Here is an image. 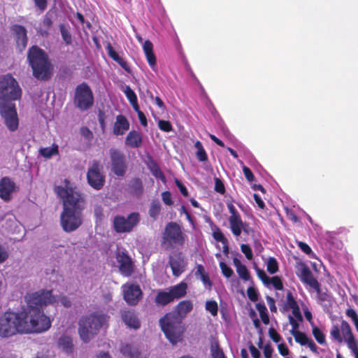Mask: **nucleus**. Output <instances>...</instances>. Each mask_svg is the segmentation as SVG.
I'll return each mask as SVG.
<instances>
[{
	"instance_id": "obj_26",
	"label": "nucleus",
	"mask_w": 358,
	"mask_h": 358,
	"mask_svg": "<svg viewBox=\"0 0 358 358\" xmlns=\"http://www.w3.org/2000/svg\"><path fill=\"white\" fill-rule=\"evenodd\" d=\"M129 192L133 196L141 198L143 193V185L139 178L131 179L128 185Z\"/></svg>"
},
{
	"instance_id": "obj_35",
	"label": "nucleus",
	"mask_w": 358,
	"mask_h": 358,
	"mask_svg": "<svg viewBox=\"0 0 358 358\" xmlns=\"http://www.w3.org/2000/svg\"><path fill=\"white\" fill-rule=\"evenodd\" d=\"M267 271L270 274H274L279 270L278 263L275 258L269 257L266 264Z\"/></svg>"
},
{
	"instance_id": "obj_47",
	"label": "nucleus",
	"mask_w": 358,
	"mask_h": 358,
	"mask_svg": "<svg viewBox=\"0 0 358 358\" xmlns=\"http://www.w3.org/2000/svg\"><path fill=\"white\" fill-rule=\"evenodd\" d=\"M247 294L251 301L255 302L258 300V292L255 287H249L247 289Z\"/></svg>"
},
{
	"instance_id": "obj_59",
	"label": "nucleus",
	"mask_w": 358,
	"mask_h": 358,
	"mask_svg": "<svg viewBox=\"0 0 358 358\" xmlns=\"http://www.w3.org/2000/svg\"><path fill=\"white\" fill-rule=\"evenodd\" d=\"M80 134L87 140L93 138V134L92 131L87 127H83L80 130Z\"/></svg>"
},
{
	"instance_id": "obj_62",
	"label": "nucleus",
	"mask_w": 358,
	"mask_h": 358,
	"mask_svg": "<svg viewBox=\"0 0 358 358\" xmlns=\"http://www.w3.org/2000/svg\"><path fill=\"white\" fill-rule=\"evenodd\" d=\"M291 309H292V313L293 316L298 321L302 322L303 321V316L301 315V310H300L299 305L295 306V307H292Z\"/></svg>"
},
{
	"instance_id": "obj_31",
	"label": "nucleus",
	"mask_w": 358,
	"mask_h": 358,
	"mask_svg": "<svg viewBox=\"0 0 358 358\" xmlns=\"http://www.w3.org/2000/svg\"><path fill=\"white\" fill-rule=\"evenodd\" d=\"M59 347L64 352L71 353L73 350V340L70 336H64L59 338L58 341Z\"/></svg>"
},
{
	"instance_id": "obj_39",
	"label": "nucleus",
	"mask_w": 358,
	"mask_h": 358,
	"mask_svg": "<svg viewBox=\"0 0 358 358\" xmlns=\"http://www.w3.org/2000/svg\"><path fill=\"white\" fill-rule=\"evenodd\" d=\"M341 330L345 339L354 336L350 324L345 320L341 322Z\"/></svg>"
},
{
	"instance_id": "obj_20",
	"label": "nucleus",
	"mask_w": 358,
	"mask_h": 358,
	"mask_svg": "<svg viewBox=\"0 0 358 358\" xmlns=\"http://www.w3.org/2000/svg\"><path fill=\"white\" fill-rule=\"evenodd\" d=\"M16 189L15 183L10 178L6 176L0 180V198L3 201H10Z\"/></svg>"
},
{
	"instance_id": "obj_13",
	"label": "nucleus",
	"mask_w": 358,
	"mask_h": 358,
	"mask_svg": "<svg viewBox=\"0 0 358 358\" xmlns=\"http://www.w3.org/2000/svg\"><path fill=\"white\" fill-rule=\"evenodd\" d=\"M109 154L111 162V171L117 176H124L127 169L125 155L116 148L110 149Z\"/></svg>"
},
{
	"instance_id": "obj_12",
	"label": "nucleus",
	"mask_w": 358,
	"mask_h": 358,
	"mask_svg": "<svg viewBox=\"0 0 358 358\" xmlns=\"http://www.w3.org/2000/svg\"><path fill=\"white\" fill-rule=\"evenodd\" d=\"M0 115L3 120L5 125L10 131H15L18 129L19 119L14 103L1 102Z\"/></svg>"
},
{
	"instance_id": "obj_25",
	"label": "nucleus",
	"mask_w": 358,
	"mask_h": 358,
	"mask_svg": "<svg viewBox=\"0 0 358 358\" xmlns=\"http://www.w3.org/2000/svg\"><path fill=\"white\" fill-rule=\"evenodd\" d=\"M129 129V123L126 117L122 115H117L113 127V134L117 136L122 135Z\"/></svg>"
},
{
	"instance_id": "obj_4",
	"label": "nucleus",
	"mask_w": 358,
	"mask_h": 358,
	"mask_svg": "<svg viewBox=\"0 0 358 358\" xmlns=\"http://www.w3.org/2000/svg\"><path fill=\"white\" fill-rule=\"evenodd\" d=\"M27 60L34 78L45 81L50 79L53 66L45 50L37 45L31 46L28 50Z\"/></svg>"
},
{
	"instance_id": "obj_48",
	"label": "nucleus",
	"mask_w": 358,
	"mask_h": 358,
	"mask_svg": "<svg viewBox=\"0 0 358 358\" xmlns=\"http://www.w3.org/2000/svg\"><path fill=\"white\" fill-rule=\"evenodd\" d=\"M241 252L245 255L248 260H251L253 257V254L251 248L248 244H242L241 245Z\"/></svg>"
},
{
	"instance_id": "obj_36",
	"label": "nucleus",
	"mask_w": 358,
	"mask_h": 358,
	"mask_svg": "<svg viewBox=\"0 0 358 358\" xmlns=\"http://www.w3.org/2000/svg\"><path fill=\"white\" fill-rule=\"evenodd\" d=\"M313 335L317 342L321 345L325 343V336L319 327L314 326L313 327Z\"/></svg>"
},
{
	"instance_id": "obj_21",
	"label": "nucleus",
	"mask_w": 358,
	"mask_h": 358,
	"mask_svg": "<svg viewBox=\"0 0 358 358\" xmlns=\"http://www.w3.org/2000/svg\"><path fill=\"white\" fill-rule=\"evenodd\" d=\"M117 260L120 264V273L126 277L131 276L134 272V265L130 257L124 252H119Z\"/></svg>"
},
{
	"instance_id": "obj_7",
	"label": "nucleus",
	"mask_w": 358,
	"mask_h": 358,
	"mask_svg": "<svg viewBox=\"0 0 358 358\" xmlns=\"http://www.w3.org/2000/svg\"><path fill=\"white\" fill-rule=\"evenodd\" d=\"M185 242V235L181 227L176 222H169L164 229L162 237V245L166 250L173 248L176 245L182 246Z\"/></svg>"
},
{
	"instance_id": "obj_22",
	"label": "nucleus",
	"mask_w": 358,
	"mask_h": 358,
	"mask_svg": "<svg viewBox=\"0 0 358 358\" xmlns=\"http://www.w3.org/2000/svg\"><path fill=\"white\" fill-rule=\"evenodd\" d=\"M120 314L122 321L127 327L134 329L140 328L141 322L134 310L128 309L122 310Z\"/></svg>"
},
{
	"instance_id": "obj_51",
	"label": "nucleus",
	"mask_w": 358,
	"mask_h": 358,
	"mask_svg": "<svg viewBox=\"0 0 358 358\" xmlns=\"http://www.w3.org/2000/svg\"><path fill=\"white\" fill-rule=\"evenodd\" d=\"M213 236L217 241H219L222 244H227V238L224 236V234L220 229H217V231H214L213 233Z\"/></svg>"
},
{
	"instance_id": "obj_40",
	"label": "nucleus",
	"mask_w": 358,
	"mask_h": 358,
	"mask_svg": "<svg viewBox=\"0 0 358 358\" xmlns=\"http://www.w3.org/2000/svg\"><path fill=\"white\" fill-rule=\"evenodd\" d=\"M206 309L210 312L213 316L217 315L218 311L217 302L215 301H208L206 303Z\"/></svg>"
},
{
	"instance_id": "obj_33",
	"label": "nucleus",
	"mask_w": 358,
	"mask_h": 358,
	"mask_svg": "<svg viewBox=\"0 0 358 358\" xmlns=\"http://www.w3.org/2000/svg\"><path fill=\"white\" fill-rule=\"evenodd\" d=\"M120 352L130 358H138L139 353L135 350L131 345H122L120 348Z\"/></svg>"
},
{
	"instance_id": "obj_29",
	"label": "nucleus",
	"mask_w": 358,
	"mask_h": 358,
	"mask_svg": "<svg viewBox=\"0 0 358 358\" xmlns=\"http://www.w3.org/2000/svg\"><path fill=\"white\" fill-rule=\"evenodd\" d=\"M210 352L212 358H227L222 348L220 347L217 338L210 336Z\"/></svg>"
},
{
	"instance_id": "obj_15",
	"label": "nucleus",
	"mask_w": 358,
	"mask_h": 358,
	"mask_svg": "<svg viewBox=\"0 0 358 358\" xmlns=\"http://www.w3.org/2000/svg\"><path fill=\"white\" fill-rule=\"evenodd\" d=\"M88 184L94 189H101L105 183V176L101 172L100 163L93 161L92 166L89 168L87 173Z\"/></svg>"
},
{
	"instance_id": "obj_2",
	"label": "nucleus",
	"mask_w": 358,
	"mask_h": 358,
	"mask_svg": "<svg viewBox=\"0 0 358 358\" xmlns=\"http://www.w3.org/2000/svg\"><path fill=\"white\" fill-rule=\"evenodd\" d=\"M56 192L63 200V211L60 216L61 226L66 232L73 231L83 223L82 211L85 208V201L79 192L72 188L58 186Z\"/></svg>"
},
{
	"instance_id": "obj_30",
	"label": "nucleus",
	"mask_w": 358,
	"mask_h": 358,
	"mask_svg": "<svg viewBox=\"0 0 358 358\" xmlns=\"http://www.w3.org/2000/svg\"><path fill=\"white\" fill-rule=\"evenodd\" d=\"M162 205L158 199H153L150 205L148 214L150 217L156 220L161 213Z\"/></svg>"
},
{
	"instance_id": "obj_58",
	"label": "nucleus",
	"mask_w": 358,
	"mask_h": 358,
	"mask_svg": "<svg viewBox=\"0 0 358 358\" xmlns=\"http://www.w3.org/2000/svg\"><path fill=\"white\" fill-rule=\"evenodd\" d=\"M297 320L294 319V317L289 315V324L292 325V330L290 331V334L292 335L293 334H295V332L299 331L298 329L299 327V325L297 322Z\"/></svg>"
},
{
	"instance_id": "obj_60",
	"label": "nucleus",
	"mask_w": 358,
	"mask_h": 358,
	"mask_svg": "<svg viewBox=\"0 0 358 358\" xmlns=\"http://www.w3.org/2000/svg\"><path fill=\"white\" fill-rule=\"evenodd\" d=\"M243 172L244 173V176L245 177V178L249 181V182H252L254 181L255 180V176L254 174L252 173V171L250 169V168H248V166H244L243 167Z\"/></svg>"
},
{
	"instance_id": "obj_53",
	"label": "nucleus",
	"mask_w": 358,
	"mask_h": 358,
	"mask_svg": "<svg viewBox=\"0 0 358 358\" xmlns=\"http://www.w3.org/2000/svg\"><path fill=\"white\" fill-rule=\"evenodd\" d=\"M286 304L289 308L298 306L297 302L294 298L292 292L289 291L287 292L286 295Z\"/></svg>"
},
{
	"instance_id": "obj_28",
	"label": "nucleus",
	"mask_w": 358,
	"mask_h": 358,
	"mask_svg": "<svg viewBox=\"0 0 358 358\" xmlns=\"http://www.w3.org/2000/svg\"><path fill=\"white\" fill-rule=\"evenodd\" d=\"M143 49L145 55V57L150 66L155 69L157 63V59L155 55L153 52V45L151 41L146 40L143 45Z\"/></svg>"
},
{
	"instance_id": "obj_18",
	"label": "nucleus",
	"mask_w": 358,
	"mask_h": 358,
	"mask_svg": "<svg viewBox=\"0 0 358 358\" xmlns=\"http://www.w3.org/2000/svg\"><path fill=\"white\" fill-rule=\"evenodd\" d=\"M227 206L231 214L229 217L231 231L234 235L238 236L241 234L243 222L239 213L231 202L227 203Z\"/></svg>"
},
{
	"instance_id": "obj_8",
	"label": "nucleus",
	"mask_w": 358,
	"mask_h": 358,
	"mask_svg": "<svg viewBox=\"0 0 358 358\" xmlns=\"http://www.w3.org/2000/svg\"><path fill=\"white\" fill-rule=\"evenodd\" d=\"M22 91L16 80L10 74L0 78V99L2 102L20 99Z\"/></svg>"
},
{
	"instance_id": "obj_11",
	"label": "nucleus",
	"mask_w": 358,
	"mask_h": 358,
	"mask_svg": "<svg viewBox=\"0 0 358 358\" xmlns=\"http://www.w3.org/2000/svg\"><path fill=\"white\" fill-rule=\"evenodd\" d=\"M141 215L138 212H132L127 217L116 215L113 218V227L117 233H129L139 224Z\"/></svg>"
},
{
	"instance_id": "obj_10",
	"label": "nucleus",
	"mask_w": 358,
	"mask_h": 358,
	"mask_svg": "<svg viewBox=\"0 0 358 358\" xmlns=\"http://www.w3.org/2000/svg\"><path fill=\"white\" fill-rule=\"evenodd\" d=\"M187 285L181 282L172 286L168 292L159 291L155 296V302L157 306H164L173 301L183 297L187 294Z\"/></svg>"
},
{
	"instance_id": "obj_61",
	"label": "nucleus",
	"mask_w": 358,
	"mask_h": 358,
	"mask_svg": "<svg viewBox=\"0 0 358 358\" xmlns=\"http://www.w3.org/2000/svg\"><path fill=\"white\" fill-rule=\"evenodd\" d=\"M150 98L152 101H154L155 103L162 110H166V106L163 101L159 96L154 97L153 94H150Z\"/></svg>"
},
{
	"instance_id": "obj_41",
	"label": "nucleus",
	"mask_w": 358,
	"mask_h": 358,
	"mask_svg": "<svg viewBox=\"0 0 358 358\" xmlns=\"http://www.w3.org/2000/svg\"><path fill=\"white\" fill-rule=\"evenodd\" d=\"M219 265H220V268L221 269L222 273L223 274L224 276H225L227 278H229L233 275V274H234L233 270L229 266H228L226 263H224L223 262H220Z\"/></svg>"
},
{
	"instance_id": "obj_27",
	"label": "nucleus",
	"mask_w": 358,
	"mask_h": 358,
	"mask_svg": "<svg viewBox=\"0 0 358 358\" xmlns=\"http://www.w3.org/2000/svg\"><path fill=\"white\" fill-rule=\"evenodd\" d=\"M142 141L143 139L141 134L138 131L132 130L128 133L126 137L125 143L130 148H138L141 146Z\"/></svg>"
},
{
	"instance_id": "obj_9",
	"label": "nucleus",
	"mask_w": 358,
	"mask_h": 358,
	"mask_svg": "<svg viewBox=\"0 0 358 358\" xmlns=\"http://www.w3.org/2000/svg\"><path fill=\"white\" fill-rule=\"evenodd\" d=\"M73 103L82 111L91 108L94 103V94L90 86L85 82L76 86Z\"/></svg>"
},
{
	"instance_id": "obj_37",
	"label": "nucleus",
	"mask_w": 358,
	"mask_h": 358,
	"mask_svg": "<svg viewBox=\"0 0 358 358\" xmlns=\"http://www.w3.org/2000/svg\"><path fill=\"white\" fill-rule=\"evenodd\" d=\"M292 336L294 337L295 341L301 345H306L310 339L305 333L300 331L295 332Z\"/></svg>"
},
{
	"instance_id": "obj_46",
	"label": "nucleus",
	"mask_w": 358,
	"mask_h": 358,
	"mask_svg": "<svg viewBox=\"0 0 358 358\" xmlns=\"http://www.w3.org/2000/svg\"><path fill=\"white\" fill-rule=\"evenodd\" d=\"M330 334L333 339L337 341L339 343L343 341V338L340 334V329L338 326L334 325L331 329Z\"/></svg>"
},
{
	"instance_id": "obj_49",
	"label": "nucleus",
	"mask_w": 358,
	"mask_h": 358,
	"mask_svg": "<svg viewBox=\"0 0 358 358\" xmlns=\"http://www.w3.org/2000/svg\"><path fill=\"white\" fill-rule=\"evenodd\" d=\"M285 213L287 218L292 222L296 223L300 222L299 217L296 215L294 211L289 208H285Z\"/></svg>"
},
{
	"instance_id": "obj_52",
	"label": "nucleus",
	"mask_w": 358,
	"mask_h": 358,
	"mask_svg": "<svg viewBox=\"0 0 358 358\" xmlns=\"http://www.w3.org/2000/svg\"><path fill=\"white\" fill-rule=\"evenodd\" d=\"M215 190L220 194H224L225 187L223 182L218 178L215 179Z\"/></svg>"
},
{
	"instance_id": "obj_23",
	"label": "nucleus",
	"mask_w": 358,
	"mask_h": 358,
	"mask_svg": "<svg viewBox=\"0 0 358 358\" xmlns=\"http://www.w3.org/2000/svg\"><path fill=\"white\" fill-rule=\"evenodd\" d=\"M106 49L107 50L108 56L115 62L119 64V65L127 73H131V69L126 61L119 56L117 52L113 49L112 45L108 43Z\"/></svg>"
},
{
	"instance_id": "obj_63",
	"label": "nucleus",
	"mask_w": 358,
	"mask_h": 358,
	"mask_svg": "<svg viewBox=\"0 0 358 358\" xmlns=\"http://www.w3.org/2000/svg\"><path fill=\"white\" fill-rule=\"evenodd\" d=\"M196 157L200 162H205L208 159L207 154L204 150V148H200L197 150L196 153Z\"/></svg>"
},
{
	"instance_id": "obj_32",
	"label": "nucleus",
	"mask_w": 358,
	"mask_h": 358,
	"mask_svg": "<svg viewBox=\"0 0 358 358\" xmlns=\"http://www.w3.org/2000/svg\"><path fill=\"white\" fill-rule=\"evenodd\" d=\"M39 154L46 159L51 158L53 155L59 154V147L53 143L51 147L41 148L39 149Z\"/></svg>"
},
{
	"instance_id": "obj_24",
	"label": "nucleus",
	"mask_w": 358,
	"mask_h": 358,
	"mask_svg": "<svg viewBox=\"0 0 358 358\" xmlns=\"http://www.w3.org/2000/svg\"><path fill=\"white\" fill-rule=\"evenodd\" d=\"M106 49L107 50L108 56L115 62L119 64V65L127 73H131V69L126 61L119 56L117 52L113 49L112 45L108 43Z\"/></svg>"
},
{
	"instance_id": "obj_50",
	"label": "nucleus",
	"mask_w": 358,
	"mask_h": 358,
	"mask_svg": "<svg viewBox=\"0 0 358 358\" xmlns=\"http://www.w3.org/2000/svg\"><path fill=\"white\" fill-rule=\"evenodd\" d=\"M127 99L129 103L137 100V96L133 90L129 87L127 86L124 91Z\"/></svg>"
},
{
	"instance_id": "obj_55",
	"label": "nucleus",
	"mask_w": 358,
	"mask_h": 358,
	"mask_svg": "<svg viewBox=\"0 0 358 358\" xmlns=\"http://www.w3.org/2000/svg\"><path fill=\"white\" fill-rule=\"evenodd\" d=\"M162 198L164 203L167 206H171L173 203L172 200L171 194L169 191H165L162 194Z\"/></svg>"
},
{
	"instance_id": "obj_54",
	"label": "nucleus",
	"mask_w": 358,
	"mask_h": 358,
	"mask_svg": "<svg viewBox=\"0 0 358 358\" xmlns=\"http://www.w3.org/2000/svg\"><path fill=\"white\" fill-rule=\"evenodd\" d=\"M268 335L270 338L273 340V341L275 343H279L282 339L280 335L276 331V330L273 327L269 328Z\"/></svg>"
},
{
	"instance_id": "obj_56",
	"label": "nucleus",
	"mask_w": 358,
	"mask_h": 358,
	"mask_svg": "<svg viewBox=\"0 0 358 358\" xmlns=\"http://www.w3.org/2000/svg\"><path fill=\"white\" fill-rule=\"evenodd\" d=\"M345 341L348 344V348L353 351L354 352H356L358 351L357 345L356 343V341L355 339L354 336H351V338H347L345 339Z\"/></svg>"
},
{
	"instance_id": "obj_43",
	"label": "nucleus",
	"mask_w": 358,
	"mask_h": 358,
	"mask_svg": "<svg viewBox=\"0 0 358 358\" xmlns=\"http://www.w3.org/2000/svg\"><path fill=\"white\" fill-rule=\"evenodd\" d=\"M236 272L238 273L239 277L243 280L248 281L250 280V273L245 265L242 266L240 268H238V269H236Z\"/></svg>"
},
{
	"instance_id": "obj_34",
	"label": "nucleus",
	"mask_w": 358,
	"mask_h": 358,
	"mask_svg": "<svg viewBox=\"0 0 358 358\" xmlns=\"http://www.w3.org/2000/svg\"><path fill=\"white\" fill-rule=\"evenodd\" d=\"M59 30L64 43L66 45H71L72 43V37L67 27L64 24H59Z\"/></svg>"
},
{
	"instance_id": "obj_6",
	"label": "nucleus",
	"mask_w": 358,
	"mask_h": 358,
	"mask_svg": "<svg viewBox=\"0 0 358 358\" xmlns=\"http://www.w3.org/2000/svg\"><path fill=\"white\" fill-rule=\"evenodd\" d=\"M22 313L21 312H5L0 316V337L10 338L17 334H24L23 327Z\"/></svg>"
},
{
	"instance_id": "obj_64",
	"label": "nucleus",
	"mask_w": 358,
	"mask_h": 358,
	"mask_svg": "<svg viewBox=\"0 0 358 358\" xmlns=\"http://www.w3.org/2000/svg\"><path fill=\"white\" fill-rule=\"evenodd\" d=\"M248 348L253 358L260 357V352L251 342L250 343Z\"/></svg>"
},
{
	"instance_id": "obj_1",
	"label": "nucleus",
	"mask_w": 358,
	"mask_h": 358,
	"mask_svg": "<svg viewBox=\"0 0 358 358\" xmlns=\"http://www.w3.org/2000/svg\"><path fill=\"white\" fill-rule=\"evenodd\" d=\"M24 298L27 308L21 311L23 317L22 330L24 333H41L49 329L51 327V320L44 314L42 308L48 303L54 302L52 290L41 289L27 293Z\"/></svg>"
},
{
	"instance_id": "obj_5",
	"label": "nucleus",
	"mask_w": 358,
	"mask_h": 358,
	"mask_svg": "<svg viewBox=\"0 0 358 358\" xmlns=\"http://www.w3.org/2000/svg\"><path fill=\"white\" fill-rule=\"evenodd\" d=\"M108 318L106 314L99 313L83 316L78 322V333L81 340L85 343L90 342L98 334Z\"/></svg>"
},
{
	"instance_id": "obj_3",
	"label": "nucleus",
	"mask_w": 358,
	"mask_h": 358,
	"mask_svg": "<svg viewBox=\"0 0 358 358\" xmlns=\"http://www.w3.org/2000/svg\"><path fill=\"white\" fill-rule=\"evenodd\" d=\"M192 309V302L184 300L176 305L173 312L167 313L159 319L161 329L171 344L176 345L182 340L185 331L182 320Z\"/></svg>"
},
{
	"instance_id": "obj_44",
	"label": "nucleus",
	"mask_w": 358,
	"mask_h": 358,
	"mask_svg": "<svg viewBox=\"0 0 358 358\" xmlns=\"http://www.w3.org/2000/svg\"><path fill=\"white\" fill-rule=\"evenodd\" d=\"M270 284H272L276 290H282L284 287L281 278L277 275L270 278Z\"/></svg>"
},
{
	"instance_id": "obj_14",
	"label": "nucleus",
	"mask_w": 358,
	"mask_h": 358,
	"mask_svg": "<svg viewBox=\"0 0 358 358\" xmlns=\"http://www.w3.org/2000/svg\"><path fill=\"white\" fill-rule=\"evenodd\" d=\"M296 275L299 278L301 282L313 288L318 294L321 292L320 284L318 280L313 276L312 271L308 266L303 263L299 262L296 266Z\"/></svg>"
},
{
	"instance_id": "obj_19",
	"label": "nucleus",
	"mask_w": 358,
	"mask_h": 358,
	"mask_svg": "<svg viewBox=\"0 0 358 358\" xmlns=\"http://www.w3.org/2000/svg\"><path fill=\"white\" fill-rule=\"evenodd\" d=\"M169 264L171 268L173 275L176 277L180 275L187 266L185 261L182 252H175L170 255Z\"/></svg>"
},
{
	"instance_id": "obj_38",
	"label": "nucleus",
	"mask_w": 358,
	"mask_h": 358,
	"mask_svg": "<svg viewBox=\"0 0 358 358\" xmlns=\"http://www.w3.org/2000/svg\"><path fill=\"white\" fill-rule=\"evenodd\" d=\"M55 12H52V10L48 11L43 19V25L47 29H50L53 24L52 18L54 17Z\"/></svg>"
},
{
	"instance_id": "obj_42",
	"label": "nucleus",
	"mask_w": 358,
	"mask_h": 358,
	"mask_svg": "<svg viewBox=\"0 0 358 358\" xmlns=\"http://www.w3.org/2000/svg\"><path fill=\"white\" fill-rule=\"evenodd\" d=\"M255 271L258 278L262 281V282L266 285H268L270 278L266 275V272L257 266L255 267Z\"/></svg>"
},
{
	"instance_id": "obj_16",
	"label": "nucleus",
	"mask_w": 358,
	"mask_h": 358,
	"mask_svg": "<svg viewBox=\"0 0 358 358\" xmlns=\"http://www.w3.org/2000/svg\"><path fill=\"white\" fill-rule=\"evenodd\" d=\"M123 299L129 306H136L143 298V292L137 284H129L122 286Z\"/></svg>"
},
{
	"instance_id": "obj_17",
	"label": "nucleus",
	"mask_w": 358,
	"mask_h": 358,
	"mask_svg": "<svg viewBox=\"0 0 358 358\" xmlns=\"http://www.w3.org/2000/svg\"><path fill=\"white\" fill-rule=\"evenodd\" d=\"M10 30L15 42L16 49L22 52L27 45V29L24 26L15 24L11 26Z\"/></svg>"
},
{
	"instance_id": "obj_45",
	"label": "nucleus",
	"mask_w": 358,
	"mask_h": 358,
	"mask_svg": "<svg viewBox=\"0 0 358 358\" xmlns=\"http://www.w3.org/2000/svg\"><path fill=\"white\" fill-rule=\"evenodd\" d=\"M158 127L160 130L165 132H170L173 130V126L169 121L159 120L158 122Z\"/></svg>"
},
{
	"instance_id": "obj_57",
	"label": "nucleus",
	"mask_w": 358,
	"mask_h": 358,
	"mask_svg": "<svg viewBox=\"0 0 358 358\" xmlns=\"http://www.w3.org/2000/svg\"><path fill=\"white\" fill-rule=\"evenodd\" d=\"M297 245L305 254L310 255L313 253L310 247L307 243L299 241L297 243Z\"/></svg>"
}]
</instances>
